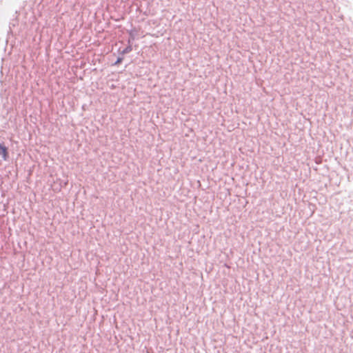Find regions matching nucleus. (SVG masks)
<instances>
[{"instance_id":"nucleus-1","label":"nucleus","mask_w":353,"mask_h":353,"mask_svg":"<svg viewBox=\"0 0 353 353\" xmlns=\"http://www.w3.org/2000/svg\"><path fill=\"white\" fill-rule=\"evenodd\" d=\"M0 155L2 157L4 161L8 159V148L0 143Z\"/></svg>"},{"instance_id":"nucleus-2","label":"nucleus","mask_w":353,"mask_h":353,"mask_svg":"<svg viewBox=\"0 0 353 353\" xmlns=\"http://www.w3.org/2000/svg\"><path fill=\"white\" fill-rule=\"evenodd\" d=\"M121 61L120 59H118L117 61V63H119Z\"/></svg>"}]
</instances>
